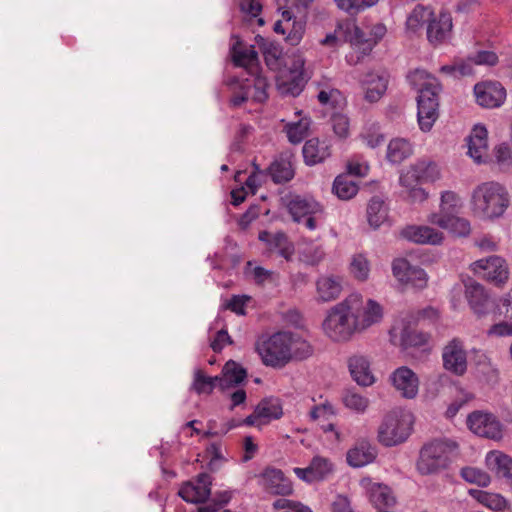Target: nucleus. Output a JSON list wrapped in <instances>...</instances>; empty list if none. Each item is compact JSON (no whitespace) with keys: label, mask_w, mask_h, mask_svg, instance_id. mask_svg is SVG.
Returning <instances> with one entry per match:
<instances>
[{"label":"nucleus","mask_w":512,"mask_h":512,"mask_svg":"<svg viewBox=\"0 0 512 512\" xmlns=\"http://www.w3.org/2000/svg\"><path fill=\"white\" fill-rule=\"evenodd\" d=\"M384 308L372 298L352 293L334 305L323 322V330L334 342H347L356 334H362L381 323Z\"/></svg>","instance_id":"obj_1"},{"label":"nucleus","mask_w":512,"mask_h":512,"mask_svg":"<svg viewBox=\"0 0 512 512\" xmlns=\"http://www.w3.org/2000/svg\"><path fill=\"white\" fill-rule=\"evenodd\" d=\"M407 79L410 85L418 92L417 118L422 131L428 132L433 127L439 113V92L441 90L438 80L423 69L412 71Z\"/></svg>","instance_id":"obj_2"},{"label":"nucleus","mask_w":512,"mask_h":512,"mask_svg":"<svg viewBox=\"0 0 512 512\" xmlns=\"http://www.w3.org/2000/svg\"><path fill=\"white\" fill-rule=\"evenodd\" d=\"M510 203L505 187L497 182H485L472 192L471 209L475 216L493 220L501 217Z\"/></svg>","instance_id":"obj_3"},{"label":"nucleus","mask_w":512,"mask_h":512,"mask_svg":"<svg viewBox=\"0 0 512 512\" xmlns=\"http://www.w3.org/2000/svg\"><path fill=\"white\" fill-rule=\"evenodd\" d=\"M457 448V443L449 439H435L426 443L419 452L417 471L421 475H432L445 470Z\"/></svg>","instance_id":"obj_4"},{"label":"nucleus","mask_w":512,"mask_h":512,"mask_svg":"<svg viewBox=\"0 0 512 512\" xmlns=\"http://www.w3.org/2000/svg\"><path fill=\"white\" fill-rule=\"evenodd\" d=\"M413 416L409 412L393 410L386 414L378 428V441L386 447L407 440L412 431Z\"/></svg>","instance_id":"obj_5"},{"label":"nucleus","mask_w":512,"mask_h":512,"mask_svg":"<svg viewBox=\"0 0 512 512\" xmlns=\"http://www.w3.org/2000/svg\"><path fill=\"white\" fill-rule=\"evenodd\" d=\"M288 331L277 332L262 343H258L256 351L266 366L282 368L290 362Z\"/></svg>","instance_id":"obj_6"},{"label":"nucleus","mask_w":512,"mask_h":512,"mask_svg":"<svg viewBox=\"0 0 512 512\" xmlns=\"http://www.w3.org/2000/svg\"><path fill=\"white\" fill-rule=\"evenodd\" d=\"M467 426L478 436L493 440L502 438V425L492 413L483 411L472 412L467 417Z\"/></svg>","instance_id":"obj_7"},{"label":"nucleus","mask_w":512,"mask_h":512,"mask_svg":"<svg viewBox=\"0 0 512 512\" xmlns=\"http://www.w3.org/2000/svg\"><path fill=\"white\" fill-rule=\"evenodd\" d=\"M473 270L495 285L505 284L509 276L506 261L499 256H490L474 262Z\"/></svg>","instance_id":"obj_8"},{"label":"nucleus","mask_w":512,"mask_h":512,"mask_svg":"<svg viewBox=\"0 0 512 512\" xmlns=\"http://www.w3.org/2000/svg\"><path fill=\"white\" fill-rule=\"evenodd\" d=\"M442 360L447 371L457 376H462L466 372L467 355L459 338H453L443 347Z\"/></svg>","instance_id":"obj_9"},{"label":"nucleus","mask_w":512,"mask_h":512,"mask_svg":"<svg viewBox=\"0 0 512 512\" xmlns=\"http://www.w3.org/2000/svg\"><path fill=\"white\" fill-rule=\"evenodd\" d=\"M393 275L404 285L424 288L427 285L426 272L417 265H412L405 258H397L392 263Z\"/></svg>","instance_id":"obj_10"},{"label":"nucleus","mask_w":512,"mask_h":512,"mask_svg":"<svg viewBox=\"0 0 512 512\" xmlns=\"http://www.w3.org/2000/svg\"><path fill=\"white\" fill-rule=\"evenodd\" d=\"M476 102L485 108L501 106L506 98V90L499 82L486 81L474 86Z\"/></svg>","instance_id":"obj_11"},{"label":"nucleus","mask_w":512,"mask_h":512,"mask_svg":"<svg viewBox=\"0 0 512 512\" xmlns=\"http://www.w3.org/2000/svg\"><path fill=\"white\" fill-rule=\"evenodd\" d=\"M259 479L260 485L270 494L287 496L293 492L291 481L280 469L267 467L259 475Z\"/></svg>","instance_id":"obj_12"},{"label":"nucleus","mask_w":512,"mask_h":512,"mask_svg":"<svg viewBox=\"0 0 512 512\" xmlns=\"http://www.w3.org/2000/svg\"><path fill=\"white\" fill-rule=\"evenodd\" d=\"M452 17L448 12H440L436 15L432 11L431 19L426 27L428 41L433 45H439L448 40L452 33Z\"/></svg>","instance_id":"obj_13"},{"label":"nucleus","mask_w":512,"mask_h":512,"mask_svg":"<svg viewBox=\"0 0 512 512\" xmlns=\"http://www.w3.org/2000/svg\"><path fill=\"white\" fill-rule=\"evenodd\" d=\"M393 387L400 395L407 399H413L419 391V378L407 366H401L390 375Z\"/></svg>","instance_id":"obj_14"},{"label":"nucleus","mask_w":512,"mask_h":512,"mask_svg":"<svg viewBox=\"0 0 512 512\" xmlns=\"http://www.w3.org/2000/svg\"><path fill=\"white\" fill-rule=\"evenodd\" d=\"M212 480L209 474L201 473L195 483L188 482L179 490V496L189 503H204L211 495Z\"/></svg>","instance_id":"obj_15"},{"label":"nucleus","mask_w":512,"mask_h":512,"mask_svg":"<svg viewBox=\"0 0 512 512\" xmlns=\"http://www.w3.org/2000/svg\"><path fill=\"white\" fill-rule=\"evenodd\" d=\"M400 235L417 244L436 245L443 240V234L429 226L408 225L401 230Z\"/></svg>","instance_id":"obj_16"},{"label":"nucleus","mask_w":512,"mask_h":512,"mask_svg":"<svg viewBox=\"0 0 512 512\" xmlns=\"http://www.w3.org/2000/svg\"><path fill=\"white\" fill-rule=\"evenodd\" d=\"M258 238L266 244V247L270 251L277 252L286 260H289L294 254V245L284 232L279 231L271 233L268 231H261Z\"/></svg>","instance_id":"obj_17"},{"label":"nucleus","mask_w":512,"mask_h":512,"mask_svg":"<svg viewBox=\"0 0 512 512\" xmlns=\"http://www.w3.org/2000/svg\"><path fill=\"white\" fill-rule=\"evenodd\" d=\"M486 464L512 488V457L500 451H490L486 456Z\"/></svg>","instance_id":"obj_18"},{"label":"nucleus","mask_w":512,"mask_h":512,"mask_svg":"<svg viewBox=\"0 0 512 512\" xmlns=\"http://www.w3.org/2000/svg\"><path fill=\"white\" fill-rule=\"evenodd\" d=\"M465 297L475 314L482 316L488 313L498 314L495 299L488 290H465Z\"/></svg>","instance_id":"obj_19"},{"label":"nucleus","mask_w":512,"mask_h":512,"mask_svg":"<svg viewBox=\"0 0 512 512\" xmlns=\"http://www.w3.org/2000/svg\"><path fill=\"white\" fill-rule=\"evenodd\" d=\"M429 221L457 236H467L471 231L470 222L456 214H432Z\"/></svg>","instance_id":"obj_20"},{"label":"nucleus","mask_w":512,"mask_h":512,"mask_svg":"<svg viewBox=\"0 0 512 512\" xmlns=\"http://www.w3.org/2000/svg\"><path fill=\"white\" fill-rule=\"evenodd\" d=\"M366 489L370 503L378 512L388 511V508L396 504V498L388 486L369 482Z\"/></svg>","instance_id":"obj_21"},{"label":"nucleus","mask_w":512,"mask_h":512,"mask_svg":"<svg viewBox=\"0 0 512 512\" xmlns=\"http://www.w3.org/2000/svg\"><path fill=\"white\" fill-rule=\"evenodd\" d=\"M377 457V448L366 440H361L347 452L350 466L360 468L372 463Z\"/></svg>","instance_id":"obj_22"},{"label":"nucleus","mask_w":512,"mask_h":512,"mask_svg":"<svg viewBox=\"0 0 512 512\" xmlns=\"http://www.w3.org/2000/svg\"><path fill=\"white\" fill-rule=\"evenodd\" d=\"M286 206L292 219L298 223L310 214L322 213L321 205L312 198L294 196L288 201Z\"/></svg>","instance_id":"obj_23"},{"label":"nucleus","mask_w":512,"mask_h":512,"mask_svg":"<svg viewBox=\"0 0 512 512\" xmlns=\"http://www.w3.org/2000/svg\"><path fill=\"white\" fill-rule=\"evenodd\" d=\"M233 61L236 66L244 67L248 73L255 74L259 68L258 54L254 46H243L242 43L237 42L232 47Z\"/></svg>","instance_id":"obj_24"},{"label":"nucleus","mask_w":512,"mask_h":512,"mask_svg":"<svg viewBox=\"0 0 512 512\" xmlns=\"http://www.w3.org/2000/svg\"><path fill=\"white\" fill-rule=\"evenodd\" d=\"M487 129L483 125H475L468 139V154L477 163H481L487 155Z\"/></svg>","instance_id":"obj_25"},{"label":"nucleus","mask_w":512,"mask_h":512,"mask_svg":"<svg viewBox=\"0 0 512 512\" xmlns=\"http://www.w3.org/2000/svg\"><path fill=\"white\" fill-rule=\"evenodd\" d=\"M361 83L365 89V99L370 103L377 102L387 89V79L374 72L366 73L361 79Z\"/></svg>","instance_id":"obj_26"},{"label":"nucleus","mask_w":512,"mask_h":512,"mask_svg":"<svg viewBox=\"0 0 512 512\" xmlns=\"http://www.w3.org/2000/svg\"><path fill=\"white\" fill-rule=\"evenodd\" d=\"M349 370L353 379L362 386L373 384L374 377L370 370V363L363 355H354L348 361Z\"/></svg>","instance_id":"obj_27"},{"label":"nucleus","mask_w":512,"mask_h":512,"mask_svg":"<svg viewBox=\"0 0 512 512\" xmlns=\"http://www.w3.org/2000/svg\"><path fill=\"white\" fill-rule=\"evenodd\" d=\"M302 153L305 163L313 166L330 156V148L326 142H320L319 139L312 138L305 142Z\"/></svg>","instance_id":"obj_28"},{"label":"nucleus","mask_w":512,"mask_h":512,"mask_svg":"<svg viewBox=\"0 0 512 512\" xmlns=\"http://www.w3.org/2000/svg\"><path fill=\"white\" fill-rule=\"evenodd\" d=\"M387 29L382 23H377L369 28V32L355 27L352 40L356 44L364 45L363 51L372 50L386 34Z\"/></svg>","instance_id":"obj_29"},{"label":"nucleus","mask_w":512,"mask_h":512,"mask_svg":"<svg viewBox=\"0 0 512 512\" xmlns=\"http://www.w3.org/2000/svg\"><path fill=\"white\" fill-rule=\"evenodd\" d=\"M431 334L428 332L411 329L402 323L400 328V342L403 349L421 348L429 344Z\"/></svg>","instance_id":"obj_30"},{"label":"nucleus","mask_w":512,"mask_h":512,"mask_svg":"<svg viewBox=\"0 0 512 512\" xmlns=\"http://www.w3.org/2000/svg\"><path fill=\"white\" fill-rule=\"evenodd\" d=\"M247 377L246 370L237 362L229 360L223 367L220 389L225 390L242 383Z\"/></svg>","instance_id":"obj_31"},{"label":"nucleus","mask_w":512,"mask_h":512,"mask_svg":"<svg viewBox=\"0 0 512 512\" xmlns=\"http://www.w3.org/2000/svg\"><path fill=\"white\" fill-rule=\"evenodd\" d=\"M274 31L277 34L286 35L284 38L286 43L291 46H296L301 42L303 38L305 32V24L304 22L297 20H293L292 23H275Z\"/></svg>","instance_id":"obj_32"},{"label":"nucleus","mask_w":512,"mask_h":512,"mask_svg":"<svg viewBox=\"0 0 512 512\" xmlns=\"http://www.w3.org/2000/svg\"><path fill=\"white\" fill-rule=\"evenodd\" d=\"M274 31L277 34L286 35L284 38L286 43L291 46H296L301 42L303 38L305 32V24L304 22L297 20H293L292 23H275Z\"/></svg>","instance_id":"obj_33"},{"label":"nucleus","mask_w":512,"mask_h":512,"mask_svg":"<svg viewBox=\"0 0 512 512\" xmlns=\"http://www.w3.org/2000/svg\"><path fill=\"white\" fill-rule=\"evenodd\" d=\"M289 338V353L291 360H305L311 357L314 353V348L309 341L304 339L297 333L288 332Z\"/></svg>","instance_id":"obj_34"},{"label":"nucleus","mask_w":512,"mask_h":512,"mask_svg":"<svg viewBox=\"0 0 512 512\" xmlns=\"http://www.w3.org/2000/svg\"><path fill=\"white\" fill-rule=\"evenodd\" d=\"M269 175L276 184L290 181L294 177V169L289 159L280 157L275 159L268 167Z\"/></svg>","instance_id":"obj_35"},{"label":"nucleus","mask_w":512,"mask_h":512,"mask_svg":"<svg viewBox=\"0 0 512 512\" xmlns=\"http://www.w3.org/2000/svg\"><path fill=\"white\" fill-rule=\"evenodd\" d=\"M388 218V207L385 202L378 196H374L368 203L367 220L369 225L377 229Z\"/></svg>","instance_id":"obj_36"},{"label":"nucleus","mask_w":512,"mask_h":512,"mask_svg":"<svg viewBox=\"0 0 512 512\" xmlns=\"http://www.w3.org/2000/svg\"><path fill=\"white\" fill-rule=\"evenodd\" d=\"M412 145L404 138L392 139L387 147V160L399 164L412 155Z\"/></svg>","instance_id":"obj_37"},{"label":"nucleus","mask_w":512,"mask_h":512,"mask_svg":"<svg viewBox=\"0 0 512 512\" xmlns=\"http://www.w3.org/2000/svg\"><path fill=\"white\" fill-rule=\"evenodd\" d=\"M256 39L260 45V49L264 56L266 65L271 70H278L281 66L282 49L281 47L271 41L265 40L264 38L257 36Z\"/></svg>","instance_id":"obj_38"},{"label":"nucleus","mask_w":512,"mask_h":512,"mask_svg":"<svg viewBox=\"0 0 512 512\" xmlns=\"http://www.w3.org/2000/svg\"><path fill=\"white\" fill-rule=\"evenodd\" d=\"M432 16V9L428 6L417 5L406 20V28L410 33L419 32L424 25H428Z\"/></svg>","instance_id":"obj_39"},{"label":"nucleus","mask_w":512,"mask_h":512,"mask_svg":"<svg viewBox=\"0 0 512 512\" xmlns=\"http://www.w3.org/2000/svg\"><path fill=\"white\" fill-rule=\"evenodd\" d=\"M249 77L243 79V83L251 85V99L262 103L268 98L267 88L269 86L266 77L262 76L260 69L255 73H248Z\"/></svg>","instance_id":"obj_40"},{"label":"nucleus","mask_w":512,"mask_h":512,"mask_svg":"<svg viewBox=\"0 0 512 512\" xmlns=\"http://www.w3.org/2000/svg\"><path fill=\"white\" fill-rule=\"evenodd\" d=\"M359 187L348 175H338L334 182L332 191L341 200H349L358 193Z\"/></svg>","instance_id":"obj_41"},{"label":"nucleus","mask_w":512,"mask_h":512,"mask_svg":"<svg viewBox=\"0 0 512 512\" xmlns=\"http://www.w3.org/2000/svg\"><path fill=\"white\" fill-rule=\"evenodd\" d=\"M244 273L251 278L256 285L273 284L276 282L277 275L268 269L257 266L254 262L248 261Z\"/></svg>","instance_id":"obj_42"},{"label":"nucleus","mask_w":512,"mask_h":512,"mask_svg":"<svg viewBox=\"0 0 512 512\" xmlns=\"http://www.w3.org/2000/svg\"><path fill=\"white\" fill-rule=\"evenodd\" d=\"M309 127L310 119L303 117L296 122L287 123L284 130L290 143L299 144L308 135Z\"/></svg>","instance_id":"obj_43"},{"label":"nucleus","mask_w":512,"mask_h":512,"mask_svg":"<svg viewBox=\"0 0 512 512\" xmlns=\"http://www.w3.org/2000/svg\"><path fill=\"white\" fill-rule=\"evenodd\" d=\"M220 388V377H210L204 375V373L201 370H196L194 373V380L192 383V389L197 394H210L215 387Z\"/></svg>","instance_id":"obj_44"},{"label":"nucleus","mask_w":512,"mask_h":512,"mask_svg":"<svg viewBox=\"0 0 512 512\" xmlns=\"http://www.w3.org/2000/svg\"><path fill=\"white\" fill-rule=\"evenodd\" d=\"M346 408L356 413H364L369 406V399L354 390H346L342 395Z\"/></svg>","instance_id":"obj_45"},{"label":"nucleus","mask_w":512,"mask_h":512,"mask_svg":"<svg viewBox=\"0 0 512 512\" xmlns=\"http://www.w3.org/2000/svg\"><path fill=\"white\" fill-rule=\"evenodd\" d=\"M255 413L259 418L266 420L279 419L282 414V407L277 399L262 401L255 409Z\"/></svg>","instance_id":"obj_46"},{"label":"nucleus","mask_w":512,"mask_h":512,"mask_svg":"<svg viewBox=\"0 0 512 512\" xmlns=\"http://www.w3.org/2000/svg\"><path fill=\"white\" fill-rule=\"evenodd\" d=\"M309 467L315 482L324 480L333 471L330 460L321 456L313 457Z\"/></svg>","instance_id":"obj_47"},{"label":"nucleus","mask_w":512,"mask_h":512,"mask_svg":"<svg viewBox=\"0 0 512 512\" xmlns=\"http://www.w3.org/2000/svg\"><path fill=\"white\" fill-rule=\"evenodd\" d=\"M420 182H434L440 178V170L436 163L420 160L415 163Z\"/></svg>","instance_id":"obj_48"},{"label":"nucleus","mask_w":512,"mask_h":512,"mask_svg":"<svg viewBox=\"0 0 512 512\" xmlns=\"http://www.w3.org/2000/svg\"><path fill=\"white\" fill-rule=\"evenodd\" d=\"M460 474L466 482L481 487H487L491 481L490 476L485 471L476 467H464Z\"/></svg>","instance_id":"obj_49"},{"label":"nucleus","mask_w":512,"mask_h":512,"mask_svg":"<svg viewBox=\"0 0 512 512\" xmlns=\"http://www.w3.org/2000/svg\"><path fill=\"white\" fill-rule=\"evenodd\" d=\"M460 207V197L453 191L441 193L440 211L438 214H456Z\"/></svg>","instance_id":"obj_50"},{"label":"nucleus","mask_w":512,"mask_h":512,"mask_svg":"<svg viewBox=\"0 0 512 512\" xmlns=\"http://www.w3.org/2000/svg\"><path fill=\"white\" fill-rule=\"evenodd\" d=\"M338 8L349 13L356 14L359 11L375 5L378 0H334Z\"/></svg>","instance_id":"obj_51"},{"label":"nucleus","mask_w":512,"mask_h":512,"mask_svg":"<svg viewBox=\"0 0 512 512\" xmlns=\"http://www.w3.org/2000/svg\"><path fill=\"white\" fill-rule=\"evenodd\" d=\"M369 263L366 257L362 254L355 255L350 264L351 274L358 280H366L369 275Z\"/></svg>","instance_id":"obj_52"},{"label":"nucleus","mask_w":512,"mask_h":512,"mask_svg":"<svg viewBox=\"0 0 512 512\" xmlns=\"http://www.w3.org/2000/svg\"><path fill=\"white\" fill-rule=\"evenodd\" d=\"M466 63H469L471 66L472 64L494 66L498 63V56L490 50H479L468 56Z\"/></svg>","instance_id":"obj_53"},{"label":"nucleus","mask_w":512,"mask_h":512,"mask_svg":"<svg viewBox=\"0 0 512 512\" xmlns=\"http://www.w3.org/2000/svg\"><path fill=\"white\" fill-rule=\"evenodd\" d=\"M417 172L418 171L415 167V164L401 172L399 177V184L402 188L405 189V192L421 183Z\"/></svg>","instance_id":"obj_54"},{"label":"nucleus","mask_w":512,"mask_h":512,"mask_svg":"<svg viewBox=\"0 0 512 512\" xmlns=\"http://www.w3.org/2000/svg\"><path fill=\"white\" fill-rule=\"evenodd\" d=\"M334 133L340 138H346L349 133V120L345 115L336 114L331 119Z\"/></svg>","instance_id":"obj_55"},{"label":"nucleus","mask_w":512,"mask_h":512,"mask_svg":"<svg viewBox=\"0 0 512 512\" xmlns=\"http://www.w3.org/2000/svg\"><path fill=\"white\" fill-rule=\"evenodd\" d=\"M250 300L251 297L248 295H234L224 306L238 315H243L244 307Z\"/></svg>","instance_id":"obj_56"},{"label":"nucleus","mask_w":512,"mask_h":512,"mask_svg":"<svg viewBox=\"0 0 512 512\" xmlns=\"http://www.w3.org/2000/svg\"><path fill=\"white\" fill-rule=\"evenodd\" d=\"M251 98V85L250 83H241L240 90L235 92L232 96L230 103L234 107H239L248 99Z\"/></svg>","instance_id":"obj_57"},{"label":"nucleus","mask_w":512,"mask_h":512,"mask_svg":"<svg viewBox=\"0 0 512 512\" xmlns=\"http://www.w3.org/2000/svg\"><path fill=\"white\" fill-rule=\"evenodd\" d=\"M472 66L465 61L456 63L455 65H445L441 67V71L447 74L458 73L461 76L470 75L472 73Z\"/></svg>","instance_id":"obj_58"},{"label":"nucleus","mask_w":512,"mask_h":512,"mask_svg":"<svg viewBox=\"0 0 512 512\" xmlns=\"http://www.w3.org/2000/svg\"><path fill=\"white\" fill-rule=\"evenodd\" d=\"M333 414H334L333 407L329 403H323L321 405H316L309 412L310 418L312 420H317L320 418L328 419L329 416H331Z\"/></svg>","instance_id":"obj_59"},{"label":"nucleus","mask_w":512,"mask_h":512,"mask_svg":"<svg viewBox=\"0 0 512 512\" xmlns=\"http://www.w3.org/2000/svg\"><path fill=\"white\" fill-rule=\"evenodd\" d=\"M240 8L245 14L256 18L261 13L262 5L258 0H241Z\"/></svg>","instance_id":"obj_60"},{"label":"nucleus","mask_w":512,"mask_h":512,"mask_svg":"<svg viewBox=\"0 0 512 512\" xmlns=\"http://www.w3.org/2000/svg\"><path fill=\"white\" fill-rule=\"evenodd\" d=\"M226 344H232V339L226 330L221 329L211 342V348L214 352H220Z\"/></svg>","instance_id":"obj_61"},{"label":"nucleus","mask_w":512,"mask_h":512,"mask_svg":"<svg viewBox=\"0 0 512 512\" xmlns=\"http://www.w3.org/2000/svg\"><path fill=\"white\" fill-rule=\"evenodd\" d=\"M216 260L211 262L213 268H224L227 266L235 267L240 263V257L238 255H231L230 258L215 254Z\"/></svg>","instance_id":"obj_62"},{"label":"nucleus","mask_w":512,"mask_h":512,"mask_svg":"<svg viewBox=\"0 0 512 512\" xmlns=\"http://www.w3.org/2000/svg\"><path fill=\"white\" fill-rule=\"evenodd\" d=\"M498 315L512 320V290L507 294L500 303L497 304Z\"/></svg>","instance_id":"obj_63"},{"label":"nucleus","mask_w":512,"mask_h":512,"mask_svg":"<svg viewBox=\"0 0 512 512\" xmlns=\"http://www.w3.org/2000/svg\"><path fill=\"white\" fill-rule=\"evenodd\" d=\"M331 506L332 512H354L350 500L343 495H338Z\"/></svg>","instance_id":"obj_64"}]
</instances>
